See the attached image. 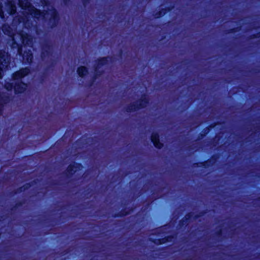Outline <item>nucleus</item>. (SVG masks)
<instances>
[{"mask_svg":"<svg viewBox=\"0 0 260 260\" xmlns=\"http://www.w3.org/2000/svg\"><path fill=\"white\" fill-rule=\"evenodd\" d=\"M2 30L4 33L12 38L14 44L17 45L19 42L24 45V49L21 48L18 49V52L21 54L22 51H24L23 55V60L24 62L29 63L31 61L32 59V55L31 50L28 49V52L26 51V45L28 47H31L32 45V38L30 36L27 34L18 33L14 34L13 29L9 25L5 24L3 26Z\"/></svg>","mask_w":260,"mask_h":260,"instance_id":"nucleus-1","label":"nucleus"},{"mask_svg":"<svg viewBox=\"0 0 260 260\" xmlns=\"http://www.w3.org/2000/svg\"><path fill=\"white\" fill-rule=\"evenodd\" d=\"M19 4L23 9L25 10L26 13L37 18L55 19L56 17V12L53 9L49 10V12H47L46 13H44L32 6L28 1H19Z\"/></svg>","mask_w":260,"mask_h":260,"instance_id":"nucleus-2","label":"nucleus"},{"mask_svg":"<svg viewBox=\"0 0 260 260\" xmlns=\"http://www.w3.org/2000/svg\"><path fill=\"white\" fill-rule=\"evenodd\" d=\"M29 73V70L28 68H25L15 72L13 74V79L15 81V86L12 83H7L5 84V87L8 90H11L13 88L16 93H21L23 92L26 88V84L20 82L22 78L26 76Z\"/></svg>","mask_w":260,"mask_h":260,"instance_id":"nucleus-3","label":"nucleus"},{"mask_svg":"<svg viewBox=\"0 0 260 260\" xmlns=\"http://www.w3.org/2000/svg\"><path fill=\"white\" fill-rule=\"evenodd\" d=\"M9 62V56L8 53L0 51V78L2 77L3 69L8 68Z\"/></svg>","mask_w":260,"mask_h":260,"instance_id":"nucleus-4","label":"nucleus"},{"mask_svg":"<svg viewBox=\"0 0 260 260\" xmlns=\"http://www.w3.org/2000/svg\"><path fill=\"white\" fill-rule=\"evenodd\" d=\"M147 101V98L145 96L142 98L141 101L139 102V104H137V106L135 105L133 106L131 109H129V111L136 110L138 109L144 107L146 106Z\"/></svg>","mask_w":260,"mask_h":260,"instance_id":"nucleus-5","label":"nucleus"},{"mask_svg":"<svg viewBox=\"0 0 260 260\" xmlns=\"http://www.w3.org/2000/svg\"><path fill=\"white\" fill-rule=\"evenodd\" d=\"M151 140L156 147L159 148L162 146V144L159 142L158 136L157 134H152L151 136Z\"/></svg>","mask_w":260,"mask_h":260,"instance_id":"nucleus-6","label":"nucleus"},{"mask_svg":"<svg viewBox=\"0 0 260 260\" xmlns=\"http://www.w3.org/2000/svg\"><path fill=\"white\" fill-rule=\"evenodd\" d=\"M82 166L80 165L76 164L70 166L68 169V171L70 174H73L78 170H80Z\"/></svg>","mask_w":260,"mask_h":260,"instance_id":"nucleus-7","label":"nucleus"},{"mask_svg":"<svg viewBox=\"0 0 260 260\" xmlns=\"http://www.w3.org/2000/svg\"><path fill=\"white\" fill-rule=\"evenodd\" d=\"M8 101V98L4 94L0 95V114L2 112V106L7 103Z\"/></svg>","mask_w":260,"mask_h":260,"instance_id":"nucleus-8","label":"nucleus"},{"mask_svg":"<svg viewBox=\"0 0 260 260\" xmlns=\"http://www.w3.org/2000/svg\"><path fill=\"white\" fill-rule=\"evenodd\" d=\"M9 9H8V13L10 14H14L16 12V8L15 5L11 2L9 3L8 5Z\"/></svg>","mask_w":260,"mask_h":260,"instance_id":"nucleus-9","label":"nucleus"},{"mask_svg":"<svg viewBox=\"0 0 260 260\" xmlns=\"http://www.w3.org/2000/svg\"><path fill=\"white\" fill-rule=\"evenodd\" d=\"M87 70L86 68L81 67L78 68V73L80 76L83 77L87 73Z\"/></svg>","mask_w":260,"mask_h":260,"instance_id":"nucleus-10","label":"nucleus"},{"mask_svg":"<svg viewBox=\"0 0 260 260\" xmlns=\"http://www.w3.org/2000/svg\"><path fill=\"white\" fill-rule=\"evenodd\" d=\"M107 62L106 58H103L99 61L98 66H101L106 64Z\"/></svg>","mask_w":260,"mask_h":260,"instance_id":"nucleus-11","label":"nucleus"},{"mask_svg":"<svg viewBox=\"0 0 260 260\" xmlns=\"http://www.w3.org/2000/svg\"><path fill=\"white\" fill-rule=\"evenodd\" d=\"M0 16H1V17H3V12H1V10H0Z\"/></svg>","mask_w":260,"mask_h":260,"instance_id":"nucleus-12","label":"nucleus"},{"mask_svg":"<svg viewBox=\"0 0 260 260\" xmlns=\"http://www.w3.org/2000/svg\"><path fill=\"white\" fill-rule=\"evenodd\" d=\"M100 66H98V67H97V68H96V70H98V69H100Z\"/></svg>","mask_w":260,"mask_h":260,"instance_id":"nucleus-13","label":"nucleus"}]
</instances>
